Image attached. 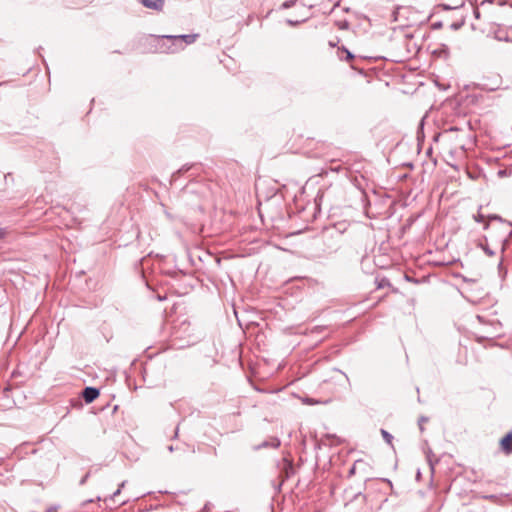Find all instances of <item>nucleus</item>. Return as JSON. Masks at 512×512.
<instances>
[{"instance_id": "obj_6", "label": "nucleus", "mask_w": 512, "mask_h": 512, "mask_svg": "<svg viewBox=\"0 0 512 512\" xmlns=\"http://www.w3.org/2000/svg\"><path fill=\"white\" fill-rule=\"evenodd\" d=\"M501 448L507 454L512 453V432L506 434L500 441Z\"/></svg>"}, {"instance_id": "obj_25", "label": "nucleus", "mask_w": 512, "mask_h": 512, "mask_svg": "<svg viewBox=\"0 0 512 512\" xmlns=\"http://www.w3.org/2000/svg\"><path fill=\"white\" fill-rule=\"evenodd\" d=\"M355 471H356V467H355V464L350 468L349 470V476H352L355 474Z\"/></svg>"}, {"instance_id": "obj_8", "label": "nucleus", "mask_w": 512, "mask_h": 512, "mask_svg": "<svg viewBox=\"0 0 512 512\" xmlns=\"http://www.w3.org/2000/svg\"><path fill=\"white\" fill-rule=\"evenodd\" d=\"M337 53H338V57L341 60L350 61L355 58V56L345 47L339 48Z\"/></svg>"}, {"instance_id": "obj_2", "label": "nucleus", "mask_w": 512, "mask_h": 512, "mask_svg": "<svg viewBox=\"0 0 512 512\" xmlns=\"http://www.w3.org/2000/svg\"><path fill=\"white\" fill-rule=\"evenodd\" d=\"M167 42H169L168 47H164V44H160L159 46H157V51L160 53L169 54V53H176V52H179L184 49V45L178 41L167 40Z\"/></svg>"}, {"instance_id": "obj_11", "label": "nucleus", "mask_w": 512, "mask_h": 512, "mask_svg": "<svg viewBox=\"0 0 512 512\" xmlns=\"http://www.w3.org/2000/svg\"><path fill=\"white\" fill-rule=\"evenodd\" d=\"M488 219L490 221H499V222H506L509 226L512 227V222L504 220L501 216L497 214H491L488 216Z\"/></svg>"}, {"instance_id": "obj_14", "label": "nucleus", "mask_w": 512, "mask_h": 512, "mask_svg": "<svg viewBox=\"0 0 512 512\" xmlns=\"http://www.w3.org/2000/svg\"><path fill=\"white\" fill-rule=\"evenodd\" d=\"M387 286H390V281L387 278H382L377 285L378 288H384Z\"/></svg>"}, {"instance_id": "obj_19", "label": "nucleus", "mask_w": 512, "mask_h": 512, "mask_svg": "<svg viewBox=\"0 0 512 512\" xmlns=\"http://www.w3.org/2000/svg\"><path fill=\"white\" fill-rule=\"evenodd\" d=\"M125 483L126 481H123L120 485H119V488L112 494L111 498L117 496L120 494L121 492V489L125 486Z\"/></svg>"}, {"instance_id": "obj_27", "label": "nucleus", "mask_w": 512, "mask_h": 512, "mask_svg": "<svg viewBox=\"0 0 512 512\" xmlns=\"http://www.w3.org/2000/svg\"><path fill=\"white\" fill-rule=\"evenodd\" d=\"M56 510H57V507L51 506V507L47 508L45 512H55Z\"/></svg>"}, {"instance_id": "obj_12", "label": "nucleus", "mask_w": 512, "mask_h": 512, "mask_svg": "<svg viewBox=\"0 0 512 512\" xmlns=\"http://www.w3.org/2000/svg\"><path fill=\"white\" fill-rule=\"evenodd\" d=\"M463 5H464V3H461L460 5H455V6H451L448 4H441L440 7L445 11H450V10L458 9V8L462 7Z\"/></svg>"}, {"instance_id": "obj_38", "label": "nucleus", "mask_w": 512, "mask_h": 512, "mask_svg": "<svg viewBox=\"0 0 512 512\" xmlns=\"http://www.w3.org/2000/svg\"><path fill=\"white\" fill-rule=\"evenodd\" d=\"M488 2L492 3L494 0H487Z\"/></svg>"}, {"instance_id": "obj_33", "label": "nucleus", "mask_w": 512, "mask_h": 512, "mask_svg": "<svg viewBox=\"0 0 512 512\" xmlns=\"http://www.w3.org/2000/svg\"><path fill=\"white\" fill-rule=\"evenodd\" d=\"M474 14H475V17L478 18L479 17V11L476 9L474 10Z\"/></svg>"}, {"instance_id": "obj_5", "label": "nucleus", "mask_w": 512, "mask_h": 512, "mask_svg": "<svg viewBox=\"0 0 512 512\" xmlns=\"http://www.w3.org/2000/svg\"><path fill=\"white\" fill-rule=\"evenodd\" d=\"M140 2L149 9L161 11L164 7L165 0H140Z\"/></svg>"}, {"instance_id": "obj_35", "label": "nucleus", "mask_w": 512, "mask_h": 512, "mask_svg": "<svg viewBox=\"0 0 512 512\" xmlns=\"http://www.w3.org/2000/svg\"><path fill=\"white\" fill-rule=\"evenodd\" d=\"M340 372L346 377V380L350 383L349 377L344 372H342V371H340Z\"/></svg>"}, {"instance_id": "obj_9", "label": "nucleus", "mask_w": 512, "mask_h": 512, "mask_svg": "<svg viewBox=\"0 0 512 512\" xmlns=\"http://www.w3.org/2000/svg\"><path fill=\"white\" fill-rule=\"evenodd\" d=\"M477 246L479 248H481L485 252V254L488 255L489 257H492L495 255V252L492 249H490V247L488 245L483 244L482 242H479L477 244Z\"/></svg>"}, {"instance_id": "obj_22", "label": "nucleus", "mask_w": 512, "mask_h": 512, "mask_svg": "<svg viewBox=\"0 0 512 512\" xmlns=\"http://www.w3.org/2000/svg\"><path fill=\"white\" fill-rule=\"evenodd\" d=\"M7 234L6 228L0 227V239H3Z\"/></svg>"}, {"instance_id": "obj_37", "label": "nucleus", "mask_w": 512, "mask_h": 512, "mask_svg": "<svg viewBox=\"0 0 512 512\" xmlns=\"http://www.w3.org/2000/svg\"><path fill=\"white\" fill-rule=\"evenodd\" d=\"M177 435H178V429L175 431L174 437H177Z\"/></svg>"}, {"instance_id": "obj_1", "label": "nucleus", "mask_w": 512, "mask_h": 512, "mask_svg": "<svg viewBox=\"0 0 512 512\" xmlns=\"http://www.w3.org/2000/svg\"><path fill=\"white\" fill-rule=\"evenodd\" d=\"M198 35L197 34H183V35H164V38L167 40L178 41L181 44L189 45L196 41Z\"/></svg>"}, {"instance_id": "obj_15", "label": "nucleus", "mask_w": 512, "mask_h": 512, "mask_svg": "<svg viewBox=\"0 0 512 512\" xmlns=\"http://www.w3.org/2000/svg\"><path fill=\"white\" fill-rule=\"evenodd\" d=\"M511 236H512V231H510V232L508 233L507 237L502 241V252H504V251H505V249H506V247H507V245H508V243H509V239H510V237H511Z\"/></svg>"}, {"instance_id": "obj_10", "label": "nucleus", "mask_w": 512, "mask_h": 512, "mask_svg": "<svg viewBox=\"0 0 512 512\" xmlns=\"http://www.w3.org/2000/svg\"><path fill=\"white\" fill-rule=\"evenodd\" d=\"M381 435L387 444L392 445L393 436L388 431L381 429Z\"/></svg>"}, {"instance_id": "obj_20", "label": "nucleus", "mask_w": 512, "mask_h": 512, "mask_svg": "<svg viewBox=\"0 0 512 512\" xmlns=\"http://www.w3.org/2000/svg\"><path fill=\"white\" fill-rule=\"evenodd\" d=\"M90 475H91V472H90V471H89V472H87V473L82 477V479L80 480V485H84V484L86 483L87 479L90 477Z\"/></svg>"}, {"instance_id": "obj_18", "label": "nucleus", "mask_w": 512, "mask_h": 512, "mask_svg": "<svg viewBox=\"0 0 512 512\" xmlns=\"http://www.w3.org/2000/svg\"><path fill=\"white\" fill-rule=\"evenodd\" d=\"M427 421H428V418L425 417V416H421L419 418L418 424H419V428H420L421 431L424 430L423 424H425V422H427Z\"/></svg>"}, {"instance_id": "obj_36", "label": "nucleus", "mask_w": 512, "mask_h": 512, "mask_svg": "<svg viewBox=\"0 0 512 512\" xmlns=\"http://www.w3.org/2000/svg\"><path fill=\"white\" fill-rule=\"evenodd\" d=\"M185 191H192L189 186L185 188Z\"/></svg>"}, {"instance_id": "obj_28", "label": "nucleus", "mask_w": 512, "mask_h": 512, "mask_svg": "<svg viewBox=\"0 0 512 512\" xmlns=\"http://www.w3.org/2000/svg\"><path fill=\"white\" fill-rule=\"evenodd\" d=\"M442 27V23L441 22H436L433 24V28L437 29V28H441Z\"/></svg>"}, {"instance_id": "obj_29", "label": "nucleus", "mask_w": 512, "mask_h": 512, "mask_svg": "<svg viewBox=\"0 0 512 512\" xmlns=\"http://www.w3.org/2000/svg\"><path fill=\"white\" fill-rule=\"evenodd\" d=\"M489 223L488 222H484V225H483V229L484 230H487L489 228Z\"/></svg>"}, {"instance_id": "obj_4", "label": "nucleus", "mask_w": 512, "mask_h": 512, "mask_svg": "<svg viewBox=\"0 0 512 512\" xmlns=\"http://www.w3.org/2000/svg\"><path fill=\"white\" fill-rule=\"evenodd\" d=\"M280 446V440L277 437H272L270 440H265L259 445L253 447L255 451L264 448H278Z\"/></svg>"}, {"instance_id": "obj_24", "label": "nucleus", "mask_w": 512, "mask_h": 512, "mask_svg": "<svg viewBox=\"0 0 512 512\" xmlns=\"http://www.w3.org/2000/svg\"><path fill=\"white\" fill-rule=\"evenodd\" d=\"M358 497H361L363 499V501H365V499H366V496L363 495L361 492L356 493L355 496H354L355 499L358 498Z\"/></svg>"}, {"instance_id": "obj_32", "label": "nucleus", "mask_w": 512, "mask_h": 512, "mask_svg": "<svg viewBox=\"0 0 512 512\" xmlns=\"http://www.w3.org/2000/svg\"><path fill=\"white\" fill-rule=\"evenodd\" d=\"M168 451L169 452H173L174 451V447L172 445L168 446Z\"/></svg>"}, {"instance_id": "obj_31", "label": "nucleus", "mask_w": 512, "mask_h": 512, "mask_svg": "<svg viewBox=\"0 0 512 512\" xmlns=\"http://www.w3.org/2000/svg\"><path fill=\"white\" fill-rule=\"evenodd\" d=\"M485 499H494L495 496L494 495H488V496H484Z\"/></svg>"}, {"instance_id": "obj_16", "label": "nucleus", "mask_w": 512, "mask_h": 512, "mask_svg": "<svg viewBox=\"0 0 512 512\" xmlns=\"http://www.w3.org/2000/svg\"><path fill=\"white\" fill-rule=\"evenodd\" d=\"M473 219L478 223H482L484 222L485 216L478 212L477 214L473 215Z\"/></svg>"}, {"instance_id": "obj_34", "label": "nucleus", "mask_w": 512, "mask_h": 512, "mask_svg": "<svg viewBox=\"0 0 512 512\" xmlns=\"http://www.w3.org/2000/svg\"><path fill=\"white\" fill-rule=\"evenodd\" d=\"M283 6H284L285 8H288V7H290V4H289L288 2H285V3L283 4Z\"/></svg>"}, {"instance_id": "obj_21", "label": "nucleus", "mask_w": 512, "mask_h": 512, "mask_svg": "<svg viewBox=\"0 0 512 512\" xmlns=\"http://www.w3.org/2000/svg\"><path fill=\"white\" fill-rule=\"evenodd\" d=\"M160 44H164V47H168L169 46V42H167V39H165L164 36H162L159 39V44L157 46H159Z\"/></svg>"}, {"instance_id": "obj_30", "label": "nucleus", "mask_w": 512, "mask_h": 512, "mask_svg": "<svg viewBox=\"0 0 512 512\" xmlns=\"http://www.w3.org/2000/svg\"><path fill=\"white\" fill-rule=\"evenodd\" d=\"M210 503H206L205 506H204V510L208 511L210 509Z\"/></svg>"}, {"instance_id": "obj_17", "label": "nucleus", "mask_w": 512, "mask_h": 512, "mask_svg": "<svg viewBox=\"0 0 512 512\" xmlns=\"http://www.w3.org/2000/svg\"><path fill=\"white\" fill-rule=\"evenodd\" d=\"M464 25V20H462L461 22H454L450 25V28L452 30H458L460 29L462 26Z\"/></svg>"}, {"instance_id": "obj_3", "label": "nucleus", "mask_w": 512, "mask_h": 512, "mask_svg": "<svg viewBox=\"0 0 512 512\" xmlns=\"http://www.w3.org/2000/svg\"><path fill=\"white\" fill-rule=\"evenodd\" d=\"M98 396L99 390L95 387H85L82 392V397L87 404L92 403Z\"/></svg>"}, {"instance_id": "obj_13", "label": "nucleus", "mask_w": 512, "mask_h": 512, "mask_svg": "<svg viewBox=\"0 0 512 512\" xmlns=\"http://www.w3.org/2000/svg\"><path fill=\"white\" fill-rule=\"evenodd\" d=\"M290 473H293V466L290 462L285 463V477L288 478Z\"/></svg>"}, {"instance_id": "obj_7", "label": "nucleus", "mask_w": 512, "mask_h": 512, "mask_svg": "<svg viewBox=\"0 0 512 512\" xmlns=\"http://www.w3.org/2000/svg\"><path fill=\"white\" fill-rule=\"evenodd\" d=\"M192 167V164H184L181 168L172 174L171 182H175L181 174L188 172L190 169H192Z\"/></svg>"}, {"instance_id": "obj_26", "label": "nucleus", "mask_w": 512, "mask_h": 512, "mask_svg": "<svg viewBox=\"0 0 512 512\" xmlns=\"http://www.w3.org/2000/svg\"><path fill=\"white\" fill-rule=\"evenodd\" d=\"M287 23H288L289 25H291V26H294V25H297L299 22H298V21H294V20H290V19H288V20H287Z\"/></svg>"}, {"instance_id": "obj_23", "label": "nucleus", "mask_w": 512, "mask_h": 512, "mask_svg": "<svg viewBox=\"0 0 512 512\" xmlns=\"http://www.w3.org/2000/svg\"><path fill=\"white\" fill-rule=\"evenodd\" d=\"M348 27H349V24H348V22H347V21L341 22V23L339 24V28H340V29H347Z\"/></svg>"}]
</instances>
